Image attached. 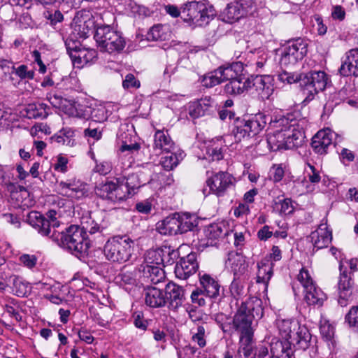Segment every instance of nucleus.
Returning <instances> with one entry per match:
<instances>
[{
  "label": "nucleus",
  "mask_w": 358,
  "mask_h": 358,
  "mask_svg": "<svg viewBox=\"0 0 358 358\" xmlns=\"http://www.w3.org/2000/svg\"><path fill=\"white\" fill-rule=\"evenodd\" d=\"M101 231L100 224L91 216L82 217L80 227L71 225L65 231L57 234V239H54L63 248L78 256L86 253L89 248V241L85 235L94 234Z\"/></svg>",
  "instance_id": "nucleus-1"
},
{
  "label": "nucleus",
  "mask_w": 358,
  "mask_h": 358,
  "mask_svg": "<svg viewBox=\"0 0 358 358\" xmlns=\"http://www.w3.org/2000/svg\"><path fill=\"white\" fill-rule=\"evenodd\" d=\"M263 314L262 300L257 297L250 298L238 306L231 320V330L239 334V341L255 339L252 321L260 319Z\"/></svg>",
  "instance_id": "nucleus-2"
},
{
  "label": "nucleus",
  "mask_w": 358,
  "mask_h": 358,
  "mask_svg": "<svg viewBox=\"0 0 358 358\" xmlns=\"http://www.w3.org/2000/svg\"><path fill=\"white\" fill-rule=\"evenodd\" d=\"M94 38L101 51L108 53L120 52L126 45L122 33L109 25L98 26Z\"/></svg>",
  "instance_id": "nucleus-3"
},
{
  "label": "nucleus",
  "mask_w": 358,
  "mask_h": 358,
  "mask_svg": "<svg viewBox=\"0 0 358 358\" xmlns=\"http://www.w3.org/2000/svg\"><path fill=\"white\" fill-rule=\"evenodd\" d=\"M134 242L127 236H115L109 239L104 246L106 257L114 262L128 261L134 251Z\"/></svg>",
  "instance_id": "nucleus-4"
},
{
  "label": "nucleus",
  "mask_w": 358,
  "mask_h": 358,
  "mask_svg": "<svg viewBox=\"0 0 358 358\" xmlns=\"http://www.w3.org/2000/svg\"><path fill=\"white\" fill-rule=\"evenodd\" d=\"M292 115L282 116L271 120L269 123L271 131L267 134L266 143L270 150L277 151L286 149V128L292 125Z\"/></svg>",
  "instance_id": "nucleus-5"
},
{
  "label": "nucleus",
  "mask_w": 358,
  "mask_h": 358,
  "mask_svg": "<svg viewBox=\"0 0 358 358\" xmlns=\"http://www.w3.org/2000/svg\"><path fill=\"white\" fill-rule=\"evenodd\" d=\"M57 213L50 210L44 217L38 212L32 211L28 214L27 222L42 236H50L52 239H57L56 229L59 227V222L57 220Z\"/></svg>",
  "instance_id": "nucleus-6"
},
{
  "label": "nucleus",
  "mask_w": 358,
  "mask_h": 358,
  "mask_svg": "<svg viewBox=\"0 0 358 358\" xmlns=\"http://www.w3.org/2000/svg\"><path fill=\"white\" fill-rule=\"evenodd\" d=\"M297 279L303 287V299L306 303L308 306H322L327 299V295L316 285L308 271L302 268Z\"/></svg>",
  "instance_id": "nucleus-7"
},
{
  "label": "nucleus",
  "mask_w": 358,
  "mask_h": 358,
  "mask_svg": "<svg viewBox=\"0 0 358 358\" xmlns=\"http://www.w3.org/2000/svg\"><path fill=\"white\" fill-rule=\"evenodd\" d=\"M328 81L327 74L324 71H312L303 74L301 86L305 96L303 103H308L315 95L325 89Z\"/></svg>",
  "instance_id": "nucleus-8"
},
{
  "label": "nucleus",
  "mask_w": 358,
  "mask_h": 358,
  "mask_svg": "<svg viewBox=\"0 0 358 358\" xmlns=\"http://www.w3.org/2000/svg\"><path fill=\"white\" fill-rule=\"evenodd\" d=\"M358 260L357 259H351L350 260L341 261L339 265L340 280L338 282L339 299L338 303L341 306H346V301L349 299L352 294V281L350 273L347 271V266H349L351 272L357 270Z\"/></svg>",
  "instance_id": "nucleus-9"
},
{
  "label": "nucleus",
  "mask_w": 358,
  "mask_h": 358,
  "mask_svg": "<svg viewBox=\"0 0 358 358\" xmlns=\"http://www.w3.org/2000/svg\"><path fill=\"white\" fill-rule=\"evenodd\" d=\"M307 52L308 43L305 39L299 38L289 41L282 50L280 63L284 66L294 65L303 59Z\"/></svg>",
  "instance_id": "nucleus-10"
},
{
  "label": "nucleus",
  "mask_w": 358,
  "mask_h": 358,
  "mask_svg": "<svg viewBox=\"0 0 358 358\" xmlns=\"http://www.w3.org/2000/svg\"><path fill=\"white\" fill-rule=\"evenodd\" d=\"M268 117L263 113H257L237 126L234 131L236 141L258 134L266 126Z\"/></svg>",
  "instance_id": "nucleus-11"
},
{
  "label": "nucleus",
  "mask_w": 358,
  "mask_h": 358,
  "mask_svg": "<svg viewBox=\"0 0 358 358\" xmlns=\"http://www.w3.org/2000/svg\"><path fill=\"white\" fill-rule=\"evenodd\" d=\"M127 192L124 187H120L118 178L116 182H106L99 184L95 188V194L97 196L113 204L126 200Z\"/></svg>",
  "instance_id": "nucleus-12"
},
{
  "label": "nucleus",
  "mask_w": 358,
  "mask_h": 358,
  "mask_svg": "<svg viewBox=\"0 0 358 358\" xmlns=\"http://www.w3.org/2000/svg\"><path fill=\"white\" fill-rule=\"evenodd\" d=\"M234 178L227 172L220 171L215 173L206 180L209 188L203 189L204 194L212 193L217 196H222L227 189L234 185Z\"/></svg>",
  "instance_id": "nucleus-13"
},
{
  "label": "nucleus",
  "mask_w": 358,
  "mask_h": 358,
  "mask_svg": "<svg viewBox=\"0 0 358 358\" xmlns=\"http://www.w3.org/2000/svg\"><path fill=\"white\" fill-rule=\"evenodd\" d=\"M253 6L252 0H239L228 3L221 12L220 17L224 22L234 23L248 14Z\"/></svg>",
  "instance_id": "nucleus-14"
},
{
  "label": "nucleus",
  "mask_w": 358,
  "mask_h": 358,
  "mask_svg": "<svg viewBox=\"0 0 358 358\" xmlns=\"http://www.w3.org/2000/svg\"><path fill=\"white\" fill-rule=\"evenodd\" d=\"M248 83L249 92L257 93L262 99H268L273 92V78L270 76H251Z\"/></svg>",
  "instance_id": "nucleus-15"
},
{
  "label": "nucleus",
  "mask_w": 358,
  "mask_h": 358,
  "mask_svg": "<svg viewBox=\"0 0 358 358\" xmlns=\"http://www.w3.org/2000/svg\"><path fill=\"white\" fill-rule=\"evenodd\" d=\"M59 193L72 199H80L87 196V184L79 180L61 181L58 184Z\"/></svg>",
  "instance_id": "nucleus-16"
},
{
  "label": "nucleus",
  "mask_w": 358,
  "mask_h": 358,
  "mask_svg": "<svg viewBox=\"0 0 358 358\" xmlns=\"http://www.w3.org/2000/svg\"><path fill=\"white\" fill-rule=\"evenodd\" d=\"M198 268L196 255L190 253L177 262L175 266V274L178 278L185 280L195 273Z\"/></svg>",
  "instance_id": "nucleus-17"
},
{
  "label": "nucleus",
  "mask_w": 358,
  "mask_h": 358,
  "mask_svg": "<svg viewBox=\"0 0 358 358\" xmlns=\"http://www.w3.org/2000/svg\"><path fill=\"white\" fill-rule=\"evenodd\" d=\"M335 134L330 129H321L313 137L311 146L318 155L327 153L329 148L332 145Z\"/></svg>",
  "instance_id": "nucleus-18"
},
{
  "label": "nucleus",
  "mask_w": 358,
  "mask_h": 358,
  "mask_svg": "<svg viewBox=\"0 0 358 358\" xmlns=\"http://www.w3.org/2000/svg\"><path fill=\"white\" fill-rule=\"evenodd\" d=\"M165 298L168 308L173 311H177L184 301V289L173 282H169L165 287Z\"/></svg>",
  "instance_id": "nucleus-19"
},
{
  "label": "nucleus",
  "mask_w": 358,
  "mask_h": 358,
  "mask_svg": "<svg viewBox=\"0 0 358 358\" xmlns=\"http://www.w3.org/2000/svg\"><path fill=\"white\" fill-rule=\"evenodd\" d=\"M199 289L210 299H217L223 291L218 280L206 273L199 274Z\"/></svg>",
  "instance_id": "nucleus-20"
},
{
  "label": "nucleus",
  "mask_w": 358,
  "mask_h": 358,
  "mask_svg": "<svg viewBox=\"0 0 358 358\" xmlns=\"http://www.w3.org/2000/svg\"><path fill=\"white\" fill-rule=\"evenodd\" d=\"M51 105L62 110L70 116H79L80 113L78 111L79 104L73 99H67L57 94H50L48 96Z\"/></svg>",
  "instance_id": "nucleus-21"
},
{
  "label": "nucleus",
  "mask_w": 358,
  "mask_h": 358,
  "mask_svg": "<svg viewBox=\"0 0 358 358\" xmlns=\"http://www.w3.org/2000/svg\"><path fill=\"white\" fill-rule=\"evenodd\" d=\"M310 239L314 248L317 250L327 248L332 240L331 231L329 230L327 224L321 223L318 228L311 233Z\"/></svg>",
  "instance_id": "nucleus-22"
},
{
  "label": "nucleus",
  "mask_w": 358,
  "mask_h": 358,
  "mask_svg": "<svg viewBox=\"0 0 358 358\" xmlns=\"http://www.w3.org/2000/svg\"><path fill=\"white\" fill-rule=\"evenodd\" d=\"M343 76H358V48L350 50L347 52L339 69Z\"/></svg>",
  "instance_id": "nucleus-23"
},
{
  "label": "nucleus",
  "mask_w": 358,
  "mask_h": 358,
  "mask_svg": "<svg viewBox=\"0 0 358 358\" xmlns=\"http://www.w3.org/2000/svg\"><path fill=\"white\" fill-rule=\"evenodd\" d=\"M222 145L221 137L205 141L201 146V150L205 152L204 157L212 161L222 159L223 158Z\"/></svg>",
  "instance_id": "nucleus-24"
},
{
  "label": "nucleus",
  "mask_w": 358,
  "mask_h": 358,
  "mask_svg": "<svg viewBox=\"0 0 358 358\" xmlns=\"http://www.w3.org/2000/svg\"><path fill=\"white\" fill-rule=\"evenodd\" d=\"M225 267L238 277L245 272L248 264L243 255L231 252L228 254L227 259L225 261Z\"/></svg>",
  "instance_id": "nucleus-25"
},
{
  "label": "nucleus",
  "mask_w": 358,
  "mask_h": 358,
  "mask_svg": "<svg viewBox=\"0 0 358 358\" xmlns=\"http://www.w3.org/2000/svg\"><path fill=\"white\" fill-rule=\"evenodd\" d=\"M154 150L158 153L171 152L174 149V143L167 131L157 130L154 136Z\"/></svg>",
  "instance_id": "nucleus-26"
},
{
  "label": "nucleus",
  "mask_w": 358,
  "mask_h": 358,
  "mask_svg": "<svg viewBox=\"0 0 358 358\" xmlns=\"http://www.w3.org/2000/svg\"><path fill=\"white\" fill-rule=\"evenodd\" d=\"M145 302L147 306L152 308H159L166 303L165 294L162 290L154 287H148L145 289Z\"/></svg>",
  "instance_id": "nucleus-27"
},
{
  "label": "nucleus",
  "mask_w": 358,
  "mask_h": 358,
  "mask_svg": "<svg viewBox=\"0 0 358 358\" xmlns=\"http://www.w3.org/2000/svg\"><path fill=\"white\" fill-rule=\"evenodd\" d=\"M73 66L82 68L96 57V52L94 50H75L69 52Z\"/></svg>",
  "instance_id": "nucleus-28"
},
{
  "label": "nucleus",
  "mask_w": 358,
  "mask_h": 358,
  "mask_svg": "<svg viewBox=\"0 0 358 358\" xmlns=\"http://www.w3.org/2000/svg\"><path fill=\"white\" fill-rule=\"evenodd\" d=\"M74 30L80 38H87L94 28V21L89 15L77 16L74 18Z\"/></svg>",
  "instance_id": "nucleus-29"
},
{
  "label": "nucleus",
  "mask_w": 358,
  "mask_h": 358,
  "mask_svg": "<svg viewBox=\"0 0 358 358\" xmlns=\"http://www.w3.org/2000/svg\"><path fill=\"white\" fill-rule=\"evenodd\" d=\"M178 213L168 216L157 224V229L164 235H175L179 234Z\"/></svg>",
  "instance_id": "nucleus-30"
},
{
  "label": "nucleus",
  "mask_w": 358,
  "mask_h": 358,
  "mask_svg": "<svg viewBox=\"0 0 358 358\" xmlns=\"http://www.w3.org/2000/svg\"><path fill=\"white\" fill-rule=\"evenodd\" d=\"M296 120L293 119L292 125L286 128V149H292L302 145L305 138L304 133L295 127Z\"/></svg>",
  "instance_id": "nucleus-31"
},
{
  "label": "nucleus",
  "mask_w": 358,
  "mask_h": 358,
  "mask_svg": "<svg viewBox=\"0 0 358 358\" xmlns=\"http://www.w3.org/2000/svg\"><path fill=\"white\" fill-rule=\"evenodd\" d=\"M227 227L223 222L213 223L204 229V235L207 239L206 245H214L216 240L227 234Z\"/></svg>",
  "instance_id": "nucleus-32"
},
{
  "label": "nucleus",
  "mask_w": 358,
  "mask_h": 358,
  "mask_svg": "<svg viewBox=\"0 0 358 358\" xmlns=\"http://www.w3.org/2000/svg\"><path fill=\"white\" fill-rule=\"evenodd\" d=\"M203 9V3L200 1H189L182 7V18L184 21L195 24L197 16Z\"/></svg>",
  "instance_id": "nucleus-33"
},
{
  "label": "nucleus",
  "mask_w": 358,
  "mask_h": 358,
  "mask_svg": "<svg viewBox=\"0 0 358 358\" xmlns=\"http://www.w3.org/2000/svg\"><path fill=\"white\" fill-rule=\"evenodd\" d=\"M276 326L282 338L286 341L292 338L293 332L296 330L299 322L292 319H278Z\"/></svg>",
  "instance_id": "nucleus-34"
},
{
  "label": "nucleus",
  "mask_w": 358,
  "mask_h": 358,
  "mask_svg": "<svg viewBox=\"0 0 358 358\" xmlns=\"http://www.w3.org/2000/svg\"><path fill=\"white\" fill-rule=\"evenodd\" d=\"M250 85H248V78L242 81L239 78L234 79L224 85V91L229 95H239L244 92H249Z\"/></svg>",
  "instance_id": "nucleus-35"
},
{
  "label": "nucleus",
  "mask_w": 358,
  "mask_h": 358,
  "mask_svg": "<svg viewBox=\"0 0 358 358\" xmlns=\"http://www.w3.org/2000/svg\"><path fill=\"white\" fill-rule=\"evenodd\" d=\"M120 179V187H124L127 191L126 194V199L129 195L134 193L135 189L144 185L146 183L145 180H142L140 178V175L137 173H132L129 175L126 179Z\"/></svg>",
  "instance_id": "nucleus-36"
},
{
  "label": "nucleus",
  "mask_w": 358,
  "mask_h": 358,
  "mask_svg": "<svg viewBox=\"0 0 358 358\" xmlns=\"http://www.w3.org/2000/svg\"><path fill=\"white\" fill-rule=\"evenodd\" d=\"M171 35L170 29L168 25L155 24L152 27L147 33V39L148 41H165Z\"/></svg>",
  "instance_id": "nucleus-37"
},
{
  "label": "nucleus",
  "mask_w": 358,
  "mask_h": 358,
  "mask_svg": "<svg viewBox=\"0 0 358 358\" xmlns=\"http://www.w3.org/2000/svg\"><path fill=\"white\" fill-rule=\"evenodd\" d=\"M74 131L70 128H64L52 136L50 139L59 145L72 147L75 145Z\"/></svg>",
  "instance_id": "nucleus-38"
},
{
  "label": "nucleus",
  "mask_w": 358,
  "mask_h": 358,
  "mask_svg": "<svg viewBox=\"0 0 358 358\" xmlns=\"http://www.w3.org/2000/svg\"><path fill=\"white\" fill-rule=\"evenodd\" d=\"M143 267V272L145 277L151 282L157 284L165 278L164 271L160 266L145 265Z\"/></svg>",
  "instance_id": "nucleus-39"
},
{
  "label": "nucleus",
  "mask_w": 358,
  "mask_h": 358,
  "mask_svg": "<svg viewBox=\"0 0 358 358\" xmlns=\"http://www.w3.org/2000/svg\"><path fill=\"white\" fill-rule=\"evenodd\" d=\"M222 81L232 80L237 78L238 75L242 71V66L239 63H233L228 66H220L217 69Z\"/></svg>",
  "instance_id": "nucleus-40"
},
{
  "label": "nucleus",
  "mask_w": 358,
  "mask_h": 358,
  "mask_svg": "<svg viewBox=\"0 0 358 358\" xmlns=\"http://www.w3.org/2000/svg\"><path fill=\"white\" fill-rule=\"evenodd\" d=\"M311 335L305 326H301L299 323V326L296 328V330L293 332L292 334V341H296L298 344L301 345L303 348H308V343L310 341Z\"/></svg>",
  "instance_id": "nucleus-41"
},
{
  "label": "nucleus",
  "mask_w": 358,
  "mask_h": 358,
  "mask_svg": "<svg viewBox=\"0 0 358 358\" xmlns=\"http://www.w3.org/2000/svg\"><path fill=\"white\" fill-rule=\"evenodd\" d=\"M41 285V288L50 290L51 294H46L45 295V299H48L51 303L57 305L62 303L65 300L57 295V290L60 289V285L59 283H54L50 285L47 282H39L38 283Z\"/></svg>",
  "instance_id": "nucleus-42"
},
{
  "label": "nucleus",
  "mask_w": 358,
  "mask_h": 358,
  "mask_svg": "<svg viewBox=\"0 0 358 358\" xmlns=\"http://www.w3.org/2000/svg\"><path fill=\"white\" fill-rule=\"evenodd\" d=\"M273 275V265L268 261L261 262L258 264L257 282H262L267 285Z\"/></svg>",
  "instance_id": "nucleus-43"
},
{
  "label": "nucleus",
  "mask_w": 358,
  "mask_h": 358,
  "mask_svg": "<svg viewBox=\"0 0 358 358\" xmlns=\"http://www.w3.org/2000/svg\"><path fill=\"white\" fill-rule=\"evenodd\" d=\"M12 282V292L13 293L20 297L27 296L30 291V287L27 282L24 280L19 276L14 275L13 278Z\"/></svg>",
  "instance_id": "nucleus-44"
},
{
  "label": "nucleus",
  "mask_w": 358,
  "mask_h": 358,
  "mask_svg": "<svg viewBox=\"0 0 358 358\" xmlns=\"http://www.w3.org/2000/svg\"><path fill=\"white\" fill-rule=\"evenodd\" d=\"M192 341L196 343L200 348L206 345V327L203 324H197L190 331Z\"/></svg>",
  "instance_id": "nucleus-45"
},
{
  "label": "nucleus",
  "mask_w": 358,
  "mask_h": 358,
  "mask_svg": "<svg viewBox=\"0 0 358 358\" xmlns=\"http://www.w3.org/2000/svg\"><path fill=\"white\" fill-rule=\"evenodd\" d=\"M255 339L239 341V347L238 349V355L239 358H256L255 350Z\"/></svg>",
  "instance_id": "nucleus-46"
},
{
  "label": "nucleus",
  "mask_w": 358,
  "mask_h": 358,
  "mask_svg": "<svg viewBox=\"0 0 358 358\" xmlns=\"http://www.w3.org/2000/svg\"><path fill=\"white\" fill-rule=\"evenodd\" d=\"M179 234H183L191 231L195 227V219L194 216L188 213L182 215L178 213Z\"/></svg>",
  "instance_id": "nucleus-47"
},
{
  "label": "nucleus",
  "mask_w": 358,
  "mask_h": 358,
  "mask_svg": "<svg viewBox=\"0 0 358 358\" xmlns=\"http://www.w3.org/2000/svg\"><path fill=\"white\" fill-rule=\"evenodd\" d=\"M132 135L131 134H121L119 136L120 140L122 142V144L120 148V150L122 152L125 151H129L132 152L134 151H138L140 148V145L138 143L136 142V141H132L131 139Z\"/></svg>",
  "instance_id": "nucleus-48"
},
{
  "label": "nucleus",
  "mask_w": 358,
  "mask_h": 358,
  "mask_svg": "<svg viewBox=\"0 0 358 358\" xmlns=\"http://www.w3.org/2000/svg\"><path fill=\"white\" fill-rule=\"evenodd\" d=\"M92 320L99 326L106 327L111 320L110 310L108 308H99L92 312Z\"/></svg>",
  "instance_id": "nucleus-49"
},
{
  "label": "nucleus",
  "mask_w": 358,
  "mask_h": 358,
  "mask_svg": "<svg viewBox=\"0 0 358 358\" xmlns=\"http://www.w3.org/2000/svg\"><path fill=\"white\" fill-rule=\"evenodd\" d=\"M168 155H166L161 159V164L164 169L170 171L176 167L179 162L182 159V153L180 152L178 155L173 153L172 151L169 152Z\"/></svg>",
  "instance_id": "nucleus-50"
},
{
  "label": "nucleus",
  "mask_w": 358,
  "mask_h": 358,
  "mask_svg": "<svg viewBox=\"0 0 358 358\" xmlns=\"http://www.w3.org/2000/svg\"><path fill=\"white\" fill-rule=\"evenodd\" d=\"M271 352L273 358H291V350L285 348L280 341L271 344Z\"/></svg>",
  "instance_id": "nucleus-51"
},
{
  "label": "nucleus",
  "mask_w": 358,
  "mask_h": 358,
  "mask_svg": "<svg viewBox=\"0 0 358 358\" xmlns=\"http://www.w3.org/2000/svg\"><path fill=\"white\" fill-rule=\"evenodd\" d=\"M217 69L212 72L204 75L201 78V84L206 87H213L220 84L222 81Z\"/></svg>",
  "instance_id": "nucleus-52"
},
{
  "label": "nucleus",
  "mask_w": 358,
  "mask_h": 358,
  "mask_svg": "<svg viewBox=\"0 0 358 358\" xmlns=\"http://www.w3.org/2000/svg\"><path fill=\"white\" fill-rule=\"evenodd\" d=\"M161 250H148L145 257V265L160 266L164 264V259L162 257Z\"/></svg>",
  "instance_id": "nucleus-53"
},
{
  "label": "nucleus",
  "mask_w": 358,
  "mask_h": 358,
  "mask_svg": "<svg viewBox=\"0 0 358 358\" xmlns=\"http://www.w3.org/2000/svg\"><path fill=\"white\" fill-rule=\"evenodd\" d=\"M349 327L354 331H358V306H352L345 317Z\"/></svg>",
  "instance_id": "nucleus-54"
},
{
  "label": "nucleus",
  "mask_w": 358,
  "mask_h": 358,
  "mask_svg": "<svg viewBox=\"0 0 358 358\" xmlns=\"http://www.w3.org/2000/svg\"><path fill=\"white\" fill-rule=\"evenodd\" d=\"M69 160L63 154H59L52 158V166L55 171L60 173H66L68 171Z\"/></svg>",
  "instance_id": "nucleus-55"
},
{
  "label": "nucleus",
  "mask_w": 358,
  "mask_h": 358,
  "mask_svg": "<svg viewBox=\"0 0 358 358\" xmlns=\"http://www.w3.org/2000/svg\"><path fill=\"white\" fill-rule=\"evenodd\" d=\"M90 117L94 122H103L108 118L106 108L103 106H96L90 110Z\"/></svg>",
  "instance_id": "nucleus-56"
},
{
  "label": "nucleus",
  "mask_w": 358,
  "mask_h": 358,
  "mask_svg": "<svg viewBox=\"0 0 358 358\" xmlns=\"http://www.w3.org/2000/svg\"><path fill=\"white\" fill-rule=\"evenodd\" d=\"M278 77V80L283 83L292 84L298 81L301 83V79L303 78V74H298L284 71L280 73Z\"/></svg>",
  "instance_id": "nucleus-57"
},
{
  "label": "nucleus",
  "mask_w": 358,
  "mask_h": 358,
  "mask_svg": "<svg viewBox=\"0 0 358 358\" xmlns=\"http://www.w3.org/2000/svg\"><path fill=\"white\" fill-rule=\"evenodd\" d=\"M214 10L211 8H208L203 3V9L198 15L195 24L203 25V24L208 23L209 20L214 16Z\"/></svg>",
  "instance_id": "nucleus-58"
},
{
  "label": "nucleus",
  "mask_w": 358,
  "mask_h": 358,
  "mask_svg": "<svg viewBox=\"0 0 358 358\" xmlns=\"http://www.w3.org/2000/svg\"><path fill=\"white\" fill-rule=\"evenodd\" d=\"M275 208L284 215H289L294 210L292 201L289 199H280L275 202Z\"/></svg>",
  "instance_id": "nucleus-59"
},
{
  "label": "nucleus",
  "mask_w": 358,
  "mask_h": 358,
  "mask_svg": "<svg viewBox=\"0 0 358 358\" xmlns=\"http://www.w3.org/2000/svg\"><path fill=\"white\" fill-rule=\"evenodd\" d=\"M256 357L257 358H273L271 352V345L268 343H259L256 348Z\"/></svg>",
  "instance_id": "nucleus-60"
},
{
  "label": "nucleus",
  "mask_w": 358,
  "mask_h": 358,
  "mask_svg": "<svg viewBox=\"0 0 358 358\" xmlns=\"http://www.w3.org/2000/svg\"><path fill=\"white\" fill-rule=\"evenodd\" d=\"M19 261L20 264L31 269L36 266L38 258L35 255L23 254L20 257Z\"/></svg>",
  "instance_id": "nucleus-61"
},
{
  "label": "nucleus",
  "mask_w": 358,
  "mask_h": 358,
  "mask_svg": "<svg viewBox=\"0 0 358 358\" xmlns=\"http://www.w3.org/2000/svg\"><path fill=\"white\" fill-rule=\"evenodd\" d=\"M215 321L220 324L224 332L231 331V319L228 318L226 315L223 313L217 314Z\"/></svg>",
  "instance_id": "nucleus-62"
},
{
  "label": "nucleus",
  "mask_w": 358,
  "mask_h": 358,
  "mask_svg": "<svg viewBox=\"0 0 358 358\" xmlns=\"http://www.w3.org/2000/svg\"><path fill=\"white\" fill-rule=\"evenodd\" d=\"M203 104V102H196L190 105L189 115L194 119L204 115L206 112Z\"/></svg>",
  "instance_id": "nucleus-63"
},
{
  "label": "nucleus",
  "mask_w": 358,
  "mask_h": 358,
  "mask_svg": "<svg viewBox=\"0 0 358 358\" xmlns=\"http://www.w3.org/2000/svg\"><path fill=\"white\" fill-rule=\"evenodd\" d=\"M14 72L21 79L31 80L34 76V72L31 70H28V67L24 64L14 69Z\"/></svg>",
  "instance_id": "nucleus-64"
}]
</instances>
